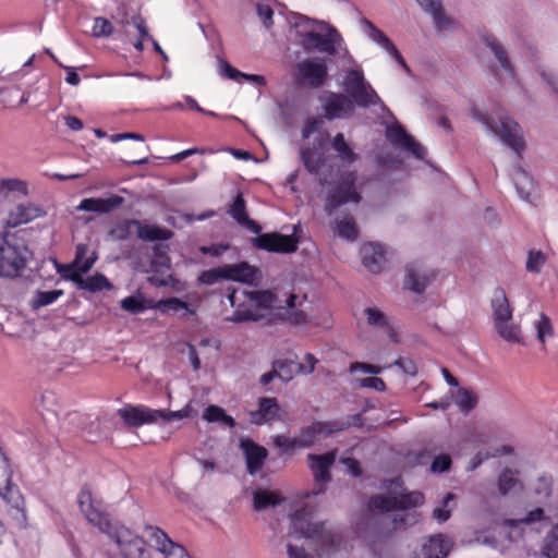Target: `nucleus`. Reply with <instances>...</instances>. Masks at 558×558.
<instances>
[{
  "instance_id": "1",
  "label": "nucleus",
  "mask_w": 558,
  "mask_h": 558,
  "mask_svg": "<svg viewBox=\"0 0 558 558\" xmlns=\"http://www.w3.org/2000/svg\"><path fill=\"white\" fill-rule=\"evenodd\" d=\"M33 253L23 240L0 232V279L13 281L24 276Z\"/></svg>"
},
{
  "instance_id": "2",
  "label": "nucleus",
  "mask_w": 558,
  "mask_h": 558,
  "mask_svg": "<svg viewBox=\"0 0 558 558\" xmlns=\"http://www.w3.org/2000/svg\"><path fill=\"white\" fill-rule=\"evenodd\" d=\"M300 229L301 227L296 225L293 226V232L291 234H282L280 232L260 233V225L246 215V231L257 234L250 240L251 244L255 248L270 253L292 254L296 252L300 244L298 236Z\"/></svg>"
},
{
  "instance_id": "3",
  "label": "nucleus",
  "mask_w": 558,
  "mask_h": 558,
  "mask_svg": "<svg viewBox=\"0 0 558 558\" xmlns=\"http://www.w3.org/2000/svg\"><path fill=\"white\" fill-rule=\"evenodd\" d=\"M343 90L353 106L356 108H369L372 106H380L381 109L388 110L384 101L380 99L376 90L365 80L363 71L359 69H350L343 81Z\"/></svg>"
},
{
  "instance_id": "4",
  "label": "nucleus",
  "mask_w": 558,
  "mask_h": 558,
  "mask_svg": "<svg viewBox=\"0 0 558 558\" xmlns=\"http://www.w3.org/2000/svg\"><path fill=\"white\" fill-rule=\"evenodd\" d=\"M77 505L84 518L97 527L101 533L109 532L116 521L110 518V514L104 511L102 499L96 498L93 494L92 486L84 484L77 494Z\"/></svg>"
},
{
  "instance_id": "5",
  "label": "nucleus",
  "mask_w": 558,
  "mask_h": 558,
  "mask_svg": "<svg viewBox=\"0 0 558 558\" xmlns=\"http://www.w3.org/2000/svg\"><path fill=\"white\" fill-rule=\"evenodd\" d=\"M356 182V171H349L329 190L324 206L328 216L332 215L338 208L348 203H361L362 195L357 190Z\"/></svg>"
},
{
  "instance_id": "6",
  "label": "nucleus",
  "mask_w": 558,
  "mask_h": 558,
  "mask_svg": "<svg viewBox=\"0 0 558 558\" xmlns=\"http://www.w3.org/2000/svg\"><path fill=\"white\" fill-rule=\"evenodd\" d=\"M104 534L117 544L122 558H151L144 538L126 526L116 522L110 526L109 532Z\"/></svg>"
},
{
  "instance_id": "7",
  "label": "nucleus",
  "mask_w": 558,
  "mask_h": 558,
  "mask_svg": "<svg viewBox=\"0 0 558 558\" xmlns=\"http://www.w3.org/2000/svg\"><path fill=\"white\" fill-rule=\"evenodd\" d=\"M328 138V133L320 134L314 138L312 146L301 147L300 158L308 173L319 177L322 169L327 165Z\"/></svg>"
},
{
  "instance_id": "8",
  "label": "nucleus",
  "mask_w": 558,
  "mask_h": 558,
  "mask_svg": "<svg viewBox=\"0 0 558 558\" xmlns=\"http://www.w3.org/2000/svg\"><path fill=\"white\" fill-rule=\"evenodd\" d=\"M298 81L312 88L322 87L328 78L327 62L323 58L305 59L296 64Z\"/></svg>"
},
{
  "instance_id": "9",
  "label": "nucleus",
  "mask_w": 558,
  "mask_h": 558,
  "mask_svg": "<svg viewBox=\"0 0 558 558\" xmlns=\"http://www.w3.org/2000/svg\"><path fill=\"white\" fill-rule=\"evenodd\" d=\"M144 533L148 542L160 551L165 558H191L186 549L174 543L169 535L158 526L145 525Z\"/></svg>"
},
{
  "instance_id": "10",
  "label": "nucleus",
  "mask_w": 558,
  "mask_h": 558,
  "mask_svg": "<svg viewBox=\"0 0 558 558\" xmlns=\"http://www.w3.org/2000/svg\"><path fill=\"white\" fill-rule=\"evenodd\" d=\"M246 299L266 312L265 314H258L256 311L246 308V322H260L265 319V325H269L268 318L272 317L274 313L271 310L276 308L275 303L278 301L276 292L274 290L246 291Z\"/></svg>"
},
{
  "instance_id": "11",
  "label": "nucleus",
  "mask_w": 558,
  "mask_h": 558,
  "mask_svg": "<svg viewBox=\"0 0 558 558\" xmlns=\"http://www.w3.org/2000/svg\"><path fill=\"white\" fill-rule=\"evenodd\" d=\"M434 269H425L417 263L405 266L404 289L416 294H423L427 287L436 279Z\"/></svg>"
},
{
  "instance_id": "12",
  "label": "nucleus",
  "mask_w": 558,
  "mask_h": 558,
  "mask_svg": "<svg viewBox=\"0 0 558 558\" xmlns=\"http://www.w3.org/2000/svg\"><path fill=\"white\" fill-rule=\"evenodd\" d=\"M336 456L333 452H326L323 454H308L311 461V469L313 471L314 480L317 485L312 492V495H319L325 493L326 485L331 480L330 466L333 464Z\"/></svg>"
},
{
  "instance_id": "13",
  "label": "nucleus",
  "mask_w": 558,
  "mask_h": 558,
  "mask_svg": "<svg viewBox=\"0 0 558 558\" xmlns=\"http://www.w3.org/2000/svg\"><path fill=\"white\" fill-rule=\"evenodd\" d=\"M117 414L128 427H140L145 424L157 423L158 410L150 409L144 404H126L118 409Z\"/></svg>"
},
{
  "instance_id": "14",
  "label": "nucleus",
  "mask_w": 558,
  "mask_h": 558,
  "mask_svg": "<svg viewBox=\"0 0 558 558\" xmlns=\"http://www.w3.org/2000/svg\"><path fill=\"white\" fill-rule=\"evenodd\" d=\"M198 282L206 286H213L223 280H233L244 282V262L236 265H225L208 270H203L197 278Z\"/></svg>"
},
{
  "instance_id": "15",
  "label": "nucleus",
  "mask_w": 558,
  "mask_h": 558,
  "mask_svg": "<svg viewBox=\"0 0 558 558\" xmlns=\"http://www.w3.org/2000/svg\"><path fill=\"white\" fill-rule=\"evenodd\" d=\"M396 499L393 496L387 497L384 495L372 496L366 505V509L362 512L361 519L356 522V530L365 532L368 529L369 521L375 512L387 513L397 511Z\"/></svg>"
},
{
  "instance_id": "16",
  "label": "nucleus",
  "mask_w": 558,
  "mask_h": 558,
  "mask_svg": "<svg viewBox=\"0 0 558 558\" xmlns=\"http://www.w3.org/2000/svg\"><path fill=\"white\" fill-rule=\"evenodd\" d=\"M299 296L295 293H290L286 300V306H277L271 318H268V324L276 322L289 323L293 326H301L307 324L306 314L296 308V301Z\"/></svg>"
},
{
  "instance_id": "17",
  "label": "nucleus",
  "mask_w": 558,
  "mask_h": 558,
  "mask_svg": "<svg viewBox=\"0 0 558 558\" xmlns=\"http://www.w3.org/2000/svg\"><path fill=\"white\" fill-rule=\"evenodd\" d=\"M326 118L329 120L351 118L355 112L353 101L343 93H330L324 104Z\"/></svg>"
},
{
  "instance_id": "18",
  "label": "nucleus",
  "mask_w": 558,
  "mask_h": 558,
  "mask_svg": "<svg viewBox=\"0 0 558 558\" xmlns=\"http://www.w3.org/2000/svg\"><path fill=\"white\" fill-rule=\"evenodd\" d=\"M46 215L47 211L39 205L33 203L19 204L9 213L7 223L15 228L45 217Z\"/></svg>"
},
{
  "instance_id": "19",
  "label": "nucleus",
  "mask_w": 558,
  "mask_h": 558,
  "mask_svg": "<svg viewBox=\"0 0 558 558\" xmlns=\"http://www.w3.org/2000/svg\"><path fill=\"white\" fill-rule=\"evenodd\" d=\"M281 408L276 398L262 397L258 400V408L250 412V422L255 425H263L279 420Z\"/></svg>"
},
{
  "instance_id": "20",
  "label": "nucleus",
  "mask_w": 558,
  "mask_h": 558,
  "mask_svg": "<svg viewBox=\"0 0 558 558\" xmlns=\"http://www.w3.org/2000/svg\"><path fill=\"white\" fill-rule=\"evenodd\" d=\"M362 263L373 274H379L387 262L384 245L366 243L361 248Z\"/></svg>"
},
{
  "instance_id": "21",
  "label": "nucleus",
  "mask_w": 558,
  "mask_h": 558,
  "mask_svg": "<svg viewBox=\"0 0 558 558\" xmlns=\"http://www.w3.org/2000/svg\"><path fill=\"white\" fill-rule=\"evenodd\" d=\"M290 534H298L300 537L311 538L317 533L318 522L308 520V512L305 507L296 509L289 514Z\"/></svg>"
},
{
  "instance_id": "22",
  "label": "nucleus",
  "mask_w": 558,
  "mask_h": 558,
  "mask_svg": "<svg viewBox=\"0 0 558 558\" xmlns=\"http://www.w3.org/2000/svg\"><path fill=\"white\" fill-rule=\"evenodd\" d=\"M482 43L492 51L500 68L511 77H515V70L511 63L508 52L500 41L490 33L481 34Z\"/></svg>"
},
{
  "instance_id": "23",
  "label": "nucleus",
  "mask_w": 558,
  "mask_h": 558,
  "mask_svg": "<svg viewBox=\"0 0 558 558\" xmlns=\"http://www.w3.org/2000/svg\"><path fill=\"white\" fill-rule=\"evenodd\" d=\"M123 203L124 198L122 196L112 194L107 198H83L76 209L97 214H108L120 207Z\"/></svg>"
},
{
  "instance_id": "24",
  "label": "nucleus",
  "mask_w": 558,
  "mask_h": 558,
  "mask_svg": "<svg viewBox=\"0 0 558 558\" xmlns=\"http://www.w3.org/2000/svg\"><path fill=\"white\" fill-rule=\"evenodd\" d=\"M96 259L97 256L95 253H93V255L86 258L81 266L74 262L70 264H60L57 266V272L61 276L62 279L72 281L78 288L83 279L82 275L88 272L92 269Z\"/></svg>"
},
{
  "instance_id": "25",
  "label": "nucleus",
  "mask_w": 558,
  "mask_h": 558,
  "mask_svg": "<svg viewBox=\"0 0 558 558\" xmlns=\"http://www.w3.org/2000/svg\"><path fill=\"white\" fill-rule=\"evenodd\" d=\"M452 549V542L444 534H435L428 537L422 546L423 558H447Z\"/></svg>"
},
{
  "instance_id": "26",
  "label": "nucleus",
  "mask_w": 558,
  "mask_h": 558,
  "mask_svg": "<svg viewBox=\"0 0 558 558\" xmlns=\"http://www.w3.org/2000/svg\"><path fill=\"white\" fill-rule=\"evenodd\" d=\"M332 428L330 422L315 421L310 426L303 427L300 435L296 437L300 448L311 447L318 435L328 437L332 435Z\"/></svg>"
},
{
  "instance_id": "27",
  "label": "nucleus",
  "mask_w": 558,
  "mask_h": 558,
  "mask_svg": "<svg viewBox=\"0 0 558 558\" xmlns=\"http://www.w3.org/2000/svg\"><path fill=\"white\" fill-rule=\"evenodd\" d=\"M494 316V325L497 323H509L512 320V308L505 290L497 287L490 302Z\"/></svg>"
},
{
  "instance_id": "28",
  "label": "nucleus",
  "mask_w": 558,
  "mask_h": 558,
  "mask_svg": "<svg viewBox=\"0 0 558 558\" xmlns=\"http://www.w3.org/2000/svg\"><path fill=\"white\" fill-rule=\"evenodd\" d=\"M319 29L325 31V36L320 40L316 50L329 56H336L338 47L343 43L341 34L336 27L326 22L319 23Z\"/></svg>"
},
{
  "instance_id": "29",
  "label": "nucleus",
  "mask_w": 558,
  "mask_h": 558,
  "mask_svg": "<svg viewBox=\"0 0 558 558\" xmlns=\"http://www.w3.org/2000/svg\"><path fill=\"white\" fill-rule=\"evenodd\" d=\"M268 457V450L250 438H246V471L255 474L262 469Z\"/></svg>"
},
{
  "instance_id": "30",
  "label": "nucleus",
  "mask_w": 558,
  "mask_h": 558,
  "mask_svg": "<svg viewBox=\"0 0 558 558\" xmlns=\"http://www.w3.org/2000/svg\"><path fill=\"white\" fill-rule=\"evenodd\" d=\"M520 161L521 160H518L513 167L514 185L519 196L522 199L530 202V197L532 193L535 191L536 182L534 181V178L522 168Z\"/></svg>"
},
{
  "instance_id": "31",
  "label": "nucleus",
  "mask_w": 558,
  "mask_h": 558,
  "mask_svg": "<svg viewBox=\"0 0 558 558\" xmlns=\"http://www.w3.org/2000/svg\"><path fill=\"white\" fill-rule=\"evenodd\" d=\"M420 7L433 16L434 23L437 28L445 29L451 23L444 11L440 0H416Z\"/></svg>"
},
{
  "instance_id": "32",
  "label": "nucleus",
  "mask_w": 558,
  "mask_h": 558,
  "mask_svg": "<svg viewBox=\"0 0 558 558\" xmlns=\"http://www.w3.org/2000/svg\"><path fill=\"white\" fill-rule=\"evenodd\" d=\"M173 235V232L167 228H161L158 226H150L147 223H142L140 221L137 236L144 241H167L170 240Z\"/></svg>"
},
{
  "instance_id": "33",
  "label": "nucleus",
  "mask_w": 558,
  "mask_h": 558,
  "mask_svg": "<svg viewBox=\"0 0 558 558\" xmlns=\"http://www.w3.org/2000/svg\"><path fill=\"white\" fill-rule=\"evenodd\" d=\"M332 148L337 151L339 159L347 165H351L359 159V155L353 151L347 143L342 133H337L331 141Z\"/></svg>"
},
{
  "instance_id": "34",
  "label": "nucleus",
  "mask_w": 558,
  "mask_h": 558,
  "mask_svg": "<svg viewBox=\"0 0 558 558\" xmlns=\"http://www.w3.org/2000/svg\"><path fill=\"white\" fill-rule=\"evenodd\" d=\"M322 22L323 21L311 19L300 13H294L290 23L295 28L296 35L302 40L307 37L306 34H311V32H314L317 28L319 29V23Z\"/></svg>"
},
{
  "instance_id": "35",
  "label": "nucleus",
  "mask_w": 558,
  "mask_h": 558,
  "mask_svg": "<svg viewBox=\"0 0 558 558\" xmlns=\"http://www.w3.org/2000/svg\"><path fill=\"white\" fill-rule=\"evenodd\" d=\"M78 289L86 290L92 293L100 292L102 290H112L113 284L109 281V279L100 274L96 272L93 276L87 278H83Z\"/></svg>"
},
{
  "instance_id": "36",
  "label": "nucleus",
  "mask_w": 558,
  "mask_h": 558,
  "mask_svg": "<svg viewBox=\"0 0 558 558\" xmlns=\"http://www.w3.org/2000/svg\"><path fill=\"white\" fill-rule=\"evenodd\" d=\"M317 526V533L313 535L312 539L319 542L322 546L327 548H337L340 545L342 537L327 529L325 522H318Z\"/></svg>"
},
{
  "instance_id": "37",
  "label": "nucleus",
  "mask_w": 558,
  "mask_h": 558,
  "mask_svg": "<svg viewBox=\"0 0 558 558\" xmlns=\"http://www.w3.org/2000/svg\"><path fill=\"white\" fill-rule=\"evenodd\" d=\"M64 294L63 290H51V291H36L34 296L29 301V306L33 311H37L41 307L48 306L54 303L59 298Z\"/></svg>"
},
{
  "instance_id": "38",
  "label": "nucleus",
  "mask_w": 558,
  "mask_h": 558,
  "mask_svg": "<svg viewBox=\"0 0 558 558\" xmlns=\"http://www.w3.org/2000/svg\"><path fill=\"white\" fill-rule=\"evenodd\" d=\"M248 3L253 7L255 16L259 20L263 26L270 31L274 26V10L272 8L264 2L248 0Z\"/></svg>"
},
{
  "instance_id": "39",
  "label": "nucleus",
  "mask_w": 558,
  "mask_h": 558,
  "mask_svg": "<svg viewBox=\"0 0 558 558\" xmlns=\"http://www.w3.org/2000/svg\"><path fill=\"white\" fill-rule=\"evenodd\" d=\"M360 23L363 25L365 33L367 36L378 45H380L384 49H387L392 41L390 38L380 31L373 22L367 20L366 17H362L360 20Z\"/></svg>"
},
{
  "instance_id": "40",
  "label": "nucleus",
  "mask_w": 558,
  "mask_h": 558,
  "mask_svg": "<svg viewBox=\"0 0 558 558\" xmlns=\"http://www.w3.org/2000/svg\"><path fill=\"white\" fill-rule=\"evenodd\" d=\"M336 231L340 238L349 241H355L359 238V229L353 217L337 220Z\"/></svg>"
},
{
  "instance_id": "41",
  "label": "nucleus",
  "mask_w": 558,
  "mask_h": 558,
  "mask_svg": "<svg viewBox=\"0 0 558 558\" xmlns=\"http://www.w3.org/2000/svg\"><path fill=\"white\" fill-rule=\"evenodd\" d=\"M393 498L396 499V506H398L397 510L416 508L424 502V495L421 492L400 494L399 496H393Z\"/></svg>"
},
{
  "instance_id": "42",
  "label": "nucleus",
  "mask_w": 558,
  "mask_h": 558,
  "mask_svg": "<svg viewBox=\"0 0 558 558\" xmlns=\"http://www.w3.org/2000/svg\"><path fill=\"white\" fill-rule=\"evenodd\" d=\"M542 555L546 558H558V523L544 537Z\"/></svg>"
},
{
  "instance_id": "43",
  "label": "nucleus",
  "mask_w": 558,
  "mask_h": 558,
  "mask_svg": "<svg viewBox=\"0 0 558 558\" xmlns=\"http://www.w3.org/2000/svg\"><path fill=\"white\" fill-rule=\"evenodd\" d=\"M138 225H140V220L126 219V220H123V221L117 223L110 230L109 233L113 239L123 241V240L129 239L132 235L134 228L136 229V232L138 231Z\"/></svg>"
},
{
  "instance_id": "44",
  "label": "nucleus",
  "mask_w": 558,
  "mask_h": 558,
  "mask_svg": "<svg viewBox=\"0 0 558 558\" xmlns=\"http://www.w3.org/2000/svg\"><path fill=\"white\" fill-rule=\"evenodd\" d=\"M501 141L515 153L518 160L522 159L523 153L526 148V143L523 137L521 128L520 131H512L511 133L507 134Z\"/></svg>"
},
{
  "instance_id": "45",
  "label": "nucleus",
  "mask_w": 558,
  "mask_h": 558,
  "mask_svg": "<svg viewBox=\"0 0 558 558\" xmlns=\"http://www.w3.org/2000/svg\"><path fill=\"white\" fill-rule=\"evenodd\" d=\"M497 333L508 342L522 343L520 327L512 323H497L494 325Z\"/></svg>"
},
{
  "instance_id": "46",
  "label": "nucleus",
  "mask_w": 558,
  "mask_h": 558,
  "mask_svg": "<svg viewBox=\"0 0 558 558\" xmlns=\"http://www.w3.org/2000/svg\"><path fill=\"white\" fill-rule=\"evenodd\" d=\"M456 404L463 413L468 414L477 405V397L473 391L460 388L457 393Z\"/></svg>"
},
{
  "instance_id": "47",
  "label": "nucleus",
  "mask_w": 558,
  "mask_h": 558,
  "mask_svg": "<svg viewBox=\"0 0 558 558\" xmlns=\"http://www.w3.org/2000/svg\"><path fill=\"white\" fill-rule=\"evenodd\" d=\"M272 366L277 373V378L282 383H289L294 376L295 363L291 360H275Z\"/></svg>"
},
{
  "instance_id": "48",
  "label": "nucleus",
  "mask_w": 558,
  "mask_h": 558,
  "mask_svg": "<svg viewBox=\"0 0 558 558\" xmlns=\"http://www.w3.org/2000/svg\"><path fill=\"white\" fill-rule=\"evenodd\" d=\"M280 502V500L268 490H256L253 494V505L254 509L257 511H262L270 506H276Z\"/></svg>"
},
{
  "instance_id": "49",
  "label": "nucleus",
  "mask_w": 558,
  "mask_h": 558,
  "mask_svg": "<svg viewBox=\"0 0 558 558\" xmlns=\"http://www.w3.org/2000/svg\"><path fill=\"white\" fill-rule=\"evenodd\" d=\"M158 308L166 313V312H179L181 310L185 311L184 315H193L195 312L190 308L189 304L178 298H169L165 300H160L158 302Z\"/></svg>"
},
{
  "instance_id": "50",
  "label": "nucleus",
  "mask_w": 558,
  "mask_h": 558,
  "mask_svg": "<svg viewBox=\"0 0 558 558\" xmlns=\"http://www.w3.org/2000/svg\"><path fill=\"white\" fill-rule=\"evenodd\" d=\"M364 314L367 318V324L371 327L381 328L389 327V319L387 315L377 307H366Z\"/></svg>"
},
{
  "instance_id": "51",
  "label": "nucleus",
  "mask_w": 558,
  "mask_h": 558,
  "mask_svg": "<svg viewBox=\"0 0 558 558\" xmlns=\"http://www.w3.org/2000/svg\"><path fill=\"white\" fill-rule=\"evenodd\" d=\"M489 131L502 140L504 136L512 131H520V124L510 117H501L499 119V123L494 121V129Z\"/></svg>"
},
{
  "instance_id": "52",
  "label": "nucleus",
  "mask_w": 558,
  "mask_h": 558,
  "mask_svg": "<svg viewBox=\"0 0 558 558\" xmlns=\"http://www.w3.org/2000/svg\"><path fill=\"white\" fill-rule=\"evenodd\" d=\"M517 484H519V480L515 476V472L506 468L498 477L499 493L505 496L515 487Z\"/></svg>"
},
{
  "instance_id": "53",
  "label": "nucleus",
  "mask_w": 558,
  "mask_h": 558,
  "mask_svg": "<svg viewBox=\"0 0 558 558\" xmlns=\"http://www.w3.org/2000/svg\"><path fill=\"white\" fill-rule=\"evenodd\" d=\"M2 192H16L23 196L28 195V185L26 181L20 179H3L0 183Z\"/></svg>"
},
{
  "instance_id": "54",
  "label": "nucleus",
  "mask_w": 558,
  "mask_h": 558,
  "mask_svg": "<svg viewBox=\"0 0 558 558\" xmlns=\"http://www.w3.org/2000/svg\"><path fill=\"white\" fill-rule=\"evenodd\" d=\"M546 263V256L542 251L531 250L527 254L525 268L530 272L539 274Z\"/></svg>"
},
{
  "instance_id": "55",
  "label": "nucleus",
  "mask_w": 558,
  "mask_h": 558,
  "mask_svg": "<svg viewBox=\"0 0 558 558\" xmlns=\"http://www.w3.org/2000/svg\"><path fill=\"white\" fill-rule=\"evenodd\" d=\"M535 328L537 332V339L545 345L546 337L554 336V329L551 326L550 318L544 313L541 314L539 320L535 323Z\"/></svg>"
},
{
  "instance_id": "56",
  "label": "nucleus",
  "mask_w": 558,
  "mask_h": 558,
  "mask_svg": "<svg viewBox=\"0 0 558 558\" xmlns=\"http://www.w3.org/2000/svg\"><path fill=\"white\" fill-rule=\"evenodd\" d=\"M333 433L342 432L351 426L361 427L363 426V417L361 413L352 414L347 417L345 421H330Z\"/></svg>"
},
{
  "instance_id": "57",
  "label": "nucleus",
  "mask_w": 558,
  "mask_h": 558,
  "mask_svg": "<svg viewBox=\"0 0 558 558\" xmlns=\"http://www.w3.org/2000/svg\"><path fill=\"white\" fill-rule=\"evenodd\" d=\"M411 134H409L401 125H395L387 130V137L393 144L403 147V145L410 141Z\"/></svg>"
},
{
  "instance_id": "58",
  "label": "nucleus",
  "mask_w": 558,
  "mask_h": 558,
  "mask_svg": "<svg viewBox=\"0 0 558 558\" xmlns=\"http://www.w3.org/2000/svg\"><path fill=\"white\" fill-rule=\"evenodd\" d=\"M121 308L132 314H138L146 310V305L141 296L130 295L121 301Z\"/></svg>"
},
{
  "instance_id": "59",
  "label": "nucleus",
  "mask_w": 558,
  "mask_h": 558,
  "mask_svg": "<svg viewBox=\"0 0 558 558\" xmlns=\"http://www.w3.org/2000/svg\"><path fill=\"white\" fill-rule=\"evenodd\" d=\"M272 442L282 453H292L295 448H300L296 437L290 438L284 435H276L272 437Z\"/></svg>"
},
{
  "instance_id": "60",
  "label": "nucleus",
  "mask_w": 558,
  "mask_h": 558,
  "mask_svg": "<svg viewBox=\"0 0 558 558\" xmlns=\"http://www.w3.org/2000/svg\"><path fill=\"white\" fill-rule=\"evenodd\" d=\"M418 513L413 511L404 514H396L392 519L393 529H408L418 522Z\"/></svg>"
},
{
  "instance_id": "61",
  "label": "nucleus",
  "mask_w": 558,
  "mask_h": 558,
  "mask_svg": "<svg viewBox=\"0 0 558 558\" xmlns=\"http://www.w3.org/2000/svg\"><path fill=\"white\" fill-rule=\"evenodd\" d=\"M92 31L95 37H109L113 33V26L108 19L96 17Z\"/></svg>"
},
{
  "instance_id": "62",
  "label": "nucleus",
  "mask_w": 558,
  "mask_h": 558,
  "mask_svg": "<svg viewBox=\"0 0 558 558\" xmlns=\"http://www.w3.org/2000/svg\"><path fill=\"white\" fill-rule=\"evenodd\" d=\"M323 32L324 31L315 29L314 32H311V34H306L307 37L300 41V45L302 46L304 51L312 52V51L316 50V48L318 47L320 40L325 36V33H323Z\"/></svg>"
},
{
  "instance_id": "63",
  "label": "nucleus",
  "mask_w": 558,
  "mask_h": 558,
  "mask_svg": "<svg viewBox=\"0 0 558 558\" xmlns=\"http://www.w3.org/2000/svg\"><path fill=\"white\" fill-rule=\"evenodd\" d=\"M402 148L410 151L416 159L423 160L427 165L432 166L429 161L425 160V156L427 154L426 148L413 136H411L410 141H408Z\"/></svg>"
},
{
  "instance_id": "64",
  "label": "nucleus",
  "mask_w": 558,
  "mask_h": 558,
  "mask_svg": "<svg viewBox=\"0 0 558 558\" xmlns=\"http://www.w3.org/2000/svg\"><path fill=\"white\" fill-rule=\"evenodd\" d=\"M451 457L447 453L436 456L430 464V471L434 473L448 472L451 468Z\"/></svg>"
}]
</instances>
